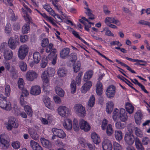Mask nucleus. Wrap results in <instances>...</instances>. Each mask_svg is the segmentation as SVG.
I'll return each mask as SVG.
<instances>
[{
  "label": "nucleus",
  "mask_w": 150,
  "mask_h": 150,
  "mask_svg": "<svg viewBox=\"0 0 150 150\" xmlns=\"http://www.w3.org/2000/svg\"><path fill=\"white\" fill-rule=\"evenodd\" d=\"M29 47L27 45L24 44L21 45L19 48L18 55L20 59H23L28 54Z\"/></svg>",
  "instance_id": "obj_1"
},
{
  "label": "nucleus",
  "mask_w": 150,
  "mask_h": 150,
  "mask_svg": "<svg viewBox=\"0 0 150 150\" xmlns=\"http://www.w3.org/2000/svg\"><path fill=\"white\" fill-rule=\"evenodd\" d=\"M59 114L61 116L67 117L71 114V110L65 106H60L58 109Z\"/></svg>",
  "instance_id": "obj_2"
},
{
  "label": "nucleus",
  "mask_w": 150,
  "mask_h": 150,
  "mask_svg": "<svg viewBox=\"0 0 150 150\" xmlns=\"http://www.w3.org/2000/svg\"><path fill=\"white\" fill-rule=\"evenodd\" d=\"M73 109L75 113L79 116H83L86 113L85 108L80 104H76Z\"/></svg>",
  "instance_id": "obj_3"
},
{
  "label": "nucleus",
  "mask_w": 150,
  "mask_h": 150,
  "mask_svg": "<svg viewBox=\"0 0 150 150\" xmlns=\"http://www.w3.org/2000/svg\"><path fill=\"white\" fill-rule=\"evenodd\" d=\"M18 126L15 118L11 117L8 118V122L6 125V127L8 130H11L13 128H16Z\"/></svg>",
  "instance_id": "obj_4"
},
{
  "label": "nucleus",
  "mask_w": 150,
  "mask_h": 150,
  "mask_svg": "<svg viewBox=\"0 0 150 150\" xmlns=\"http://www.w3.org/2000/svg\"><path fill=\"white\" fill-rule=\"evenodd\" d=\"M18 40V37L16 35L10 37L8 41L9 47L12 50L15 49L16 47Z\"/></svg>",
  "instance_id": "obj_5"
},
{
  "label": "nucleus",
  "mask_w": 150,
  "mask_h": 150,
  "mask_svg": "<svg viewBox=\"0 0 150 150\" xmlns=\"http://www.w3.org/2000/svg\"><path fill=\"white\" fill-rule=\"evenodd\" d=\"M41 77L43 82V89L46 91L50 87L49 77L46 74V72L44 71L41 75Z\"/></svg>",
  "instance_id": "obj_6"
},
{
  "label": "nucleus",
  "mask_w": 150,
  "mask_h": 150,
  "mask_svg": "<svg viewBox=\"0 0 150 150\" xmlns=\"http://www.w3.org/2000/svg\"><path fill=\"white\" fill-rule=\"evenodd\" d=\"M4 98V99H0V107L4 110L9 111L11 108V103L6 100L7 98Z\"/></svg>",
  "instance_id": "obj_7"
},
{
  "label": "nucleus",
  "mask_w": 150,
  "mask_h": 150,
  "mask_svg": "<svg viewBox=\"0 0 150 150\" xmlns=\"http://www.w3.org/2000/svg\"><path fill=\"white\" fill-rule=\"evenodd\" d=\"M38 76V74L36 71L33 70H29L26 72L25 77L27 80L33 81L37 78Z\"/></svg>",
  "instance_id": "obj_8"
},
{
  "label": "nucleus",
  "mask_w": 150,
  "mask_h": 150,
  "mask_svg": "<svg viewBox=\"0 0 150 150\" xmlns=\"http://www.w3.org/2000/svg\"><path fill=\"white\" fill-rule=\"evenodd\" d=\"M134 137L132 133L127 132L125 135V140L126 143L129 145H132L134 141Z\"/></svg>",
  "instance_id": "obj_9"
},
{
  "label": "nucleus",
  "mask_w": 150,
  "mask_h": 150,
  "mask_svg": "<svg viewBox=\"0 0 150 150\" xmlns=\"http://www.w3.org/2000/svg\"><path fill=\"white\" fill-rule=\"evenodd\" d=\"M6 135L2 134L0 136V142L1 146L4 149H7L9 146L8 142L5 139Z\"/></svg>",
  "instance_id": "obj_10"
},
{
  "label": "nucleus",
  "mask_w": 150,
  "mask_h": 150,
  "mask_svg": "<svg viewBox=\"0 0 150 150\" xmlns=\"http://www.w3.org/2000/svg\"><path fill=\"white\" fill-rule=\"evenodd\" d=\"M52 131L54 134L57 135L59 138H63L66 136L65 134L62 129L54 128L52 129Z\"/></svg>",
  "instance_id": "obj_11"
},
{
  "label": "nucleus",
  "mask_w": 150,
  "mask_h": 150,
  "mask_svg": "<svg viewBox=\"0 0 150 150\" xmlns=\"http://www.w3.org/2000/svg\"><path fill=\"white\" fill-rule=\"evenodd\" d=\"M102 146L103 150H112V148L111 142L108 139H105L103 141Z\"/></svg>",
  "instance_id": "obj_12"
},
{
  "label": "nucleus",
  "mask_w": 150,
  "mask_h": 150,
  "mask_svg": "<svg viewBox=\"0 0 150 150\" xmlns=\"http://www.w3.org/2000/svg\"><path fill=\"white\" fill-rule=\"evenodd\" d=\"M115 89V87L113 86H110L108 88L106 91V94L108 98H111L114 97Z\"/></svg>",
  "instance_id": "obj_13"
},
{
  "label": "nucleus",
  "mask_w": 150,
  "mask_h": 150,
  "mask_svg": "<svg viewBox=\"0 0 150 150\" xmlns=\"http://www.w3.org/2000/svg\"><path fill=\"white\" fill-rule=\"evenodd\" d=\"M79 126L80 128L82 129H83L84 131L87 132L90 129V126L88 123L83 120H81L79 122Z\"/></svg>",
  "instance_id": "obj_14"
},
{
  "label": "nucleus",
  "mask_w": 150,
  "mask_h": 150,
  "mask_svg": "<svg viewBox=\"0 0 150 150\" xmlns=\"http://www.w3.org/2000/svg\"><path fill=\"white\" fill-rule=\"evenodd\" d=\"M41 93L40 88L39 86H32L30 91V93L33 95H38Z\"/></svg>",
  "instance_id": "obj_15"
},
{
  "label": "nucleus",
  "mask_w": 150,
  "mask_h": 150,
  "mask_svg": "<svg viewBox=\"0 0 150 150\" xmlns=\"http://www.w3.org/2000/svg\"><path fill=\"white\" fill-rule=\"evenodd\" d=\"M40 141L43 147L47 149L50 148L52 147V143L49 140L44 138H41Z\"/></svg>",
  "instance_id": "obj_16"
},
{
  "label": "nucleus",
  "mask_w": 150,
  "mask_h": 150,
  "mask_svg": "<svg viewBox=\"0 0 150 150\" xmlns=\"http://www.w3.org/2000/svg\"><path fill=\"white\" fill-rule=\"evenodd\" d=\"M106 24H110L109 23H112L116 24L117 25H120L121 23L118 20H115L114 18L110 17H107L105 19V21Z\"/></svg>",
  "instance_id": "obj_17"
},
{
  "label": "nucleus",
  "mask_w": 150,
  "mask_h": 150,
  "mask_svg": "<svg viewBox=\"0 0 150 150\" xmlns=\"http://www.w3.org/2000/svg\"><path fill=\"white\" fill-rule=\"evenodd\" d=\"M92 86L91 81H88L85 83L82 87L81 88V92L86 93L87 91H88Z\"/></svg>",
  "instance_id": "obj_18"
},
{
  "label": "nucleus",
  "mask_w": 150,
  "mask_h": 150,
  "mask_svg": "<svg viewBox=\"0 0 150 150\" xmlns=\"http://www.w3.org/2000/svg\"><path fill=\"white\" fill-rule=\"evenodd\" d=\"M22 10L23 12L24 13V15L23 16L24 19L27 21H31V18L30 17L29 15L27 13V12H28L29 13H31V10L28 7L26 8V9H25L23 8H22Z\"/></svg>",
  "instance_id": "obj_19"
},
{
  "label": "nucleus",
  "mask_w": 150,
  "mask_h": 150,
  "mask_svg": "<svg viewBox=\"0 0 150 150\" xmlns=\"http://www.w3.org/2000/svg\"><path fill=\"white\" fill-rule=\"evenodd\" d=\"M64 127L67 130H71L72 128V121L69 119L65 120L63 123Z\"/></svg>",
  "instance_id": "obj_20"
},
{
  "label": "nucleus",
  "mask_w": 150,
  "mask_h": 150,
  "mask_svg": "<svg viewBox=\"0 0 150 150\" xmlns=\"http://www.w3.org/2000/svg\"><path fill=\"white\" fill-rule=\"evenodd\" d=\"M56 50L54 49L51 54H49L48 56V58L50 59H52V63L55 64L56 63V60L57 58V54H56Z\"/></svg>",
  "instance_id": "obj_21"
},
{
  "label": "nucleus",
  "mask_w": 150,
  "mask_h": 150,
  "mask_svg": "<svg viewBox=\"0 0 150 150\" xmlns=\"http://www.w3.org/2000/svg\"><path fill=\"white\" fill-rule=\"evenodd\" d=\"M91 137L92 140L94 144H98L100 143V137L96 133H92Z\"/></svg>",
  "instance_id": "obj_22"
},
{
  "label": "nucleus",
  "mask_w": 150,
  "mask_h": 150,
  "mask_svg": "<svg viewBox=\"0 0 150 150\" xmlns=\"http://www.w3.org/2000/svg\"><path fill=\"white\" fill-rule=\"evenodd\" d=\"M127 119V116L125 110L123 108L120 109V119L123 122H125Z\"/></svg>",
  "instance_id": "obj_23"
},
{
  "label": "nucleus",
  "mask_w": 150,
  "mask_h": 150,
  "mask_svg": "<svg viewBox=\"0 0 150 150\" xmlns=\"http://www.w3.org/2000/svg\"><path fill=\"white\" fill-rule=\"evenodd\" d=\"M13 56V52L10 50H5L4 51V57L7 60H10Z\"/></svg>",
  "instance_id": "obj_24"
},
{
  "label": "nucleus",
  "mask_w": 150,
  "mask_h": 150,
  "mask_svg": "<svg viewBox=\"0 0 150 150\" xmlns=\"http://www.w3.org/2000/svg\"><path fill=\"white\" fill-rule=\"evenodd\" d=\"M28 132L30 137L34 139H37L39 137V135L36 132L34 129L29 128L28 129Z\"/></svg>",
  "instance_id": "obj_25"
},
{
  "label": "nucleus",
  "mask_w": 150,
  "mask_h": 150,
  "mask_svg": "<svg viewBox=\"0 0 150 150\" xmlns=\"http://www.w3.org/2000/svg\"><path fill=\"white\" fill-rule=\"evenodd\" d=\"M70 50L67 48H64L62 50L60 53V56L61 58L65 59L68 56Z\"/></svg>",
  "instance_id": "obj_26"
},
{
  "label": "nucleus",
  "mask_w": 150,
  "mask_h": 150,
  "mask_svg": "<svg viewBox=\"0 0 150 150\" xmlns=\"http://www.w3.org/2000/svg\"><path fill=\"white\" fill-rule=\"evenodd\" d=\"M135 144L137 149L138 150H144V148L139 139L136 137L135 140Z\"/></svg>",
  "instance_id": "obj_27"
},
{
  "label": "nucleus",
  "mask_w": 150,
  "mask_h": 150,
  "mask_svg": "<svg viewBox=\"0 0 150 150\" xmlns=\"http://www.w3.org/2000/svg\"><path fill=\"white\" fill-rule=\"evenodd\" d=\"M43 102L46 106L49 109L52 110L53 107L51 103L50 98L46 97L43 100Z\"/></svg>",
  "instance_id": "obj_28"
},
{
  "label": "nucleus",
  "mask_w": 150,
  "mask_h": 150,
  "mask_svg": "<svg viewBox=\"0 0 150 150\" xmlns=\"http://www.w3.org/2000/svg\"><path fill=\"white\" fill-rule=\"evenodd\" d=\"M102 83L98 81L97 83L96 86V91L97 94L100 96L102 93L103 91Z\"/></svg>",
  "instance_id": "obj_29"
},
{
  "label": "nucleus",
  "mask_w": 150,
  "mask_h": 150,
  "mask_svg": "<svg viewBox=\"0 0 150 150\" xmlns=\"http://www.w3.org/2000/svg\"><path fill=\"white\" fill-rule=\"evenodd\" d=\"M113 108V103L112 102H108L107 103L106 111L108 114L111 113Z\"/></svg>",
  "instance_id": "obj_30"
},
{
  "label": "nucleus",
  "mask_w": 150,
  "mask_h": 150,
  "mask_svg": "<svg viewBox=\"0 0 150 150\" xmlns=\"http://www.w3.org/2000/svg\"><path fill=\"white\" fill-rule=\"evenodd\" d=\"M28 21V22L25 24L22 28V32L23 34L27 33L30 30L29 22L30 21Z\"/></svg>",
  "instance_id": "obj_31"
},
{
  "label": "nucleus",
  "mask_w": 150,
  "mask_h": 150,
  "mask_svg": "<svg viewBox=\"0 0 150 150\" xmlns=\"http://www.w3.org/2000/svg\"><path fill=\"white\" fill-rule=\"evenodd\" d=\"M125 108L129 114L132 113L134 111V107L129 103H127L125 105Z\"/></svg>",
  "instance_id": "obj_32"
},
{
  "label": "nucleus",
  "mask_w": 150,
  "mask_h": 150,
  "mask_svg": "<svg viewBox=\"0 0 150 150\" xmlns=\"http://www.w3.org/2000/svg\"><path fill=\"white\" fill-rule=\"evenodd\" d=\"M85 9L87 12H85L86 15L89 17V19L91 20H93L95 19V16L92 13V11L89 8H86Z\"/></svg>",
  "instance_id": "obj_33"
},
{
  "label": "nucleus",
  "mask_w": 150,
  "mask_h": 150,
  "mask_svg": "<svg viewBox=\"0 0 150 150\" xmlns=\"http://www.w3.org/2000/svg\"><path fill=\"white\" fill-rule=\"evenodd\" d=\"M142 117V114L141 113L139 112H137L134 115L135 120L136 123L137 124H138Z\"/></svg>",
  "instance_id": "obj_34"
},
{
  "label": "nucleus",
  "mask_w": 150,
  "mask_h": 150,
  "mask_svg": "<svg viewBox=\"0 0 150 150\" xmlns=\"http://www.w3.org/2000/svg\"><path fill=\"white\" fill-rule=\"evenodd\" d=\"M40 55L39 52H36L33 54L34 61L35 63H38L40 60Z\"/></svg>",
  "instance_id": "obj_35"
},
{
  "label": "nucleus",
  "mask_w": 150,
  "mask_h": 150,
  "mask_svg": "<svg viewBox=\"0 0 150 150\" xmlns=\"http://www.w3.org/2000/svg\"><path fill=\"white\" fill-rule=\"evenodd\" d=\"M67 70L63 68H59L58 71V75L60 77H64L67 74Z\"/></svg>",
  "instance_id": "obj_36"
},
{
  "label": "nucleus",
  "mask_w": 150,
  "mask_h": 150,
  "mask_svg": "<svg viewBox=\"0 0 150 150\" xmlns=\"http://www.w3.org/2000/svg\"><path fill=\"white\" fill-rule=\"evenodd\" d=\"M115 136L116 139L118 141L121 140L122 138V132L115 131Z\"/></svg>",
  "instance_id": "obj_37"
},
{
  "label": "nucleus",
  "mask_w": 150,
  "mask_h": 150,
  "mask_svg": "<svg viewBox=\"0 0 150 150\" xmlns=\"http://www.w3.org/2000/svg\"><path fill=\"white\" fill-rule=\"evenodd\" d=\"M118 63L120 64L122 66H123L127 68V69L129 71H130L131 72L135 74L136 73V72L133 70H132V69L128 65L126 64L125 63H122L119 60H117V59H116L115 60Z\"/></svg>",
  "instance_id": "obj_38"
},
{
  "label": "nucleus",
  "mask_w": 150,
  "mask_h": 150,
  "mask_svg": "<svg viewBox=\"0 0 150 150\" xmlns=\"http://www.w3.org/2000/svg\"><path fill=\"white\" fill-rule=\"evenodd\" d=\"M106 133L108 135L110 136L113 132V130L112 127V125L110 124L108 125L106 127Z\"/></svg>",
  "instance_id": "obj_39"
},
{
  "label": "nucleus",
  "mask_w": 150,
  "mask_h": 150,
  "mask_svg": "<svg viewBox=\"0 0 150 150\" xmlns=\"http://www.w3.org/2000/svg\"><path fill=\"white\" fill-rule=\"evenodd\" d=\"M19 67L23 71H25L27 70V66L26 63L23 62H20L18 63Z\"/></svg>",
  "instance_id": "obj_40"
},
{
  "label": "nucleus",
  "mask_w": 150,
  "mask_h": 150,
  "mask_svg": "<svg viewBox=\"0 0 150 150\" xmlns=\"http://www.w3.org/2000/svg\"><path fill=\"white\" fill-rule=\"evenodd\" d=\"M95 98L94 95H92L90 97L88 104V106L92 107L95 104Z\"/></svg>",
  "instance_id": "obj_41"
},
{
  "label": "nucleus",
  "mask_w": 150,
  "mask_h": 150,
  "mask_svg": "<svg viewBox=\"0 0 150 150\" xmlns=\"http://www.w3.org/2000/svg\"><path fill=\"white\" fill-rule=\"evenodd\" d=\"M56 93L60 96L63 97L64 96V92L60 88L57 87L55 88Z\"/></svg>",
  "instance_id": "obj_42"
},
{
  "label": "nucleus",
  "mask_w": 150,
  "mask_h": 150,
  "mask_svg": "<svg viewBox=\"0 0 150 150\" xmlns=\"http://www.w3.org/2000/svg\"><path fill=\"white\" fill-rule=\"evenodd\" d=\"M93 74V71L91 70H89L86 72L84 75L85 80L90 79L91 78Z\"/></svg>",
  "instance_id": "obj_43"
},
{
  "label": "nucleus",
  "mask_w": 150,
  "mask_h": 150,
  "mask_svg": "<svg viewBox=\"0 0 150 150\" xmlns=\"http://www.w3.org/2000/svg\"><path fill=\"white\" fill-rule=\"evenodd\" d=\"M24 109L27 114L30 116H31L33 114V111L32 109L28 105H26L24 107Z\"/></svg>",
  "instance_id": "obj_44"
},
{
  "label": "nucleus",
  "mask_w": 150,
  "mask_h": 150,
  "mask_svg": "<svg viewBox=\"0 0 150 150\" xmlns=\"http://www.w3.org/2000/svg\"><path fill=\"white\" fill-rule=\"evenodd\" d=\"M11 73L12 78L16 79L17 77V71L15 69L14 67H12L10 71Z\"/></svg>",
  "instance_id": "obj_45"
},
{
  "label": "nucleus",
  "mask_w": 150,
  "mask_h": 150,
  "mask_svg": "<svg viewBox=\"0 0 150 150\" xmlns=\"http://www.w3.org/2000/svg\"><path fill=\"white\" fill-rule=\"evenodd\" d=\"M53 45L52 43H50L47 46L46 49V52L47 53L50 52V54H51L52 52L53 51V50L56 49L55 48H53Z\"/></svg>",
  "instance_id": "obj_46"
},
{
  "label": "nucleus",
  "mask_w": 150,
  "mask_h": 150,
  "mask_svg": "<svg viewBox=\"0 0 150 150\" xmlns=\"http://www.w3.org/2000/svg\"><path fill=\"white\" fill-rule=\"evenodd\" d=\"M115 126L116 128L118 129H122L125 127V123H122L120 122H117L115 123Z\"/></svg>",
  "instance_id": "obj_47"
},
{
  "label": "nucleus",
  "mask_w": 150,
  "mask_h": 150,
  "mask_svg": "<svg viewBox=\"0 0 150 150\" xmlns=\"http://www.w3.org/2000/svg\"><path fill=\"white\" fill-rule=\"evenodd\" d=\"M47 74L50 76H53L55 72V70L54 69L51 68L49 67L47 71Z\"/></svg>",
  "instance_id": "obj_48"
},
{
  "label": "nucleus",
  "mask_w": 150,
  "mask_h": 150,
  "mask_svg": "<svg viewBox=\"0 0 150 150\" xmlns=\"http://www.w3.org/2000/svg\"><path fill=\"white\" fill-rule=\"evenodd\" d=\"M127 129L129 133L132 134L133 131L135 130V127L132 123H130L127 125Z\"/></svg>",
  "instance_id": "obj_49"
},
{
  "label": "nucleus",
  "mask_w": 150,
  "mask_h": 150,
  "mask_svg": "<svg viewBox=\"0 0 150 150\" xmlns=\"http://www.w3.org/2000/svg\"><path fill=\"white\" fill-rule=\"evenodd\" d=\"M81 64L79 62H77L73 66V68L74 72H77L79 70Z\"/></svg>",
  "instance_id": "obj_50"
},
{
  "label": "nucleus",
  "mask_w": 150,
  "mask_h": 150,
  "mask_svg": "<svg viewBox=\"0 0 150 150\" xmlns=\"http://www.w3.org/2000/svg\"><path fill=\"white\" fill-rule=\"evenodd\" d=\"M76 83L74 80L72 81L71 84V91L72 93H74L76 91Z\"/></svg>",
  "instance_id": "obj_51"
},
{
  "label": "nucleus",
  "mask_w": 150,
  "mask_h": 150,
  "mask_svg": "<svg viewBox=\"0 0 150 150\" xmlns=\"http://www.w3.org/2000/svg\"><path fill=\"white\" fill-rule=\"evenodd\" d=\"M136 136L140 137H143V134L141 130L137 127H135L134 130Z\"/></svg>",
  "instance_id": "obj_52"
},
{
  "label": "nucleus",
  "mask_w": 150,
  "mask_h": 150,
  "mask_svg": "<svg viewBox=\"0 0 150 150\" xmlns=\"http://www.w3.org/2000/svg\"><path fill=\"white\" fill-rule=\"evenodd\" d=\"M18 86L20 89H22L24 88V82L23 79L20 78L18 81Z\"/></svg>",
  "instance_id": "obj_53"
},
{
  "label": "nucleus",
  "mask_w": 150,
  "mask_h": 150,
  "mask_svg": "<svg viewBox=\"0 0 150 150\" xmlns=\"http://www.w3.org/2000/svg\"><path fill=\"white\" fill-rule=\"evenodd\" d=\"M20 101L21 105V106H25L27 104V102L24 100L23 95L21 94L20 97Z\"/></svg>",
  "instance_id": "obj_54"
},
{
  "label": "nucleus",
  "mask_w": 150,
  "mask_h": 150,
  "mask_svg": "<svg viewBox=\"0 0 150 150\" xmlns=\"http://www.w3.org/2000/svg\"><path fill=\"white\" fill-rule=\"evenodd\" d=\"M73 128L74 130L76 131H78L79 129V126L78 123L76 120H74V121Z\"/></svg>",
  "instance_id": "obj_55"
},
{
  "label": "nucleus",
  "mask_w": 150,
  "mask_h": 150,
  "mask_svg": "<svg viewBox=\"0 0 150 150\" xmlns=\"http://www.w3.org/2000/svg\"><path fill=\"white\" fill-rule=\"evenodd\" d=\"M39 144L38 143L35 142L34 140H31L30 142V146L32 149L34 150L36 147Z\"/></svg>",
  "instance_id": "obj_56"
},
{
  "label": "nucleus",
  "mask_w": 150,
  "mask_h": 150,
  "mask_svg": "<svg viewBox=\"0 0 150 150\" xmlns=\"http://www.w3.org/2000/svg\"><path fill=\"white\" fill-rule=\"evenodd\" d=\"M11 89L9 85H7L5 88V94L7 96H8L10 94Z\"/></svg>",
  "instance_id": "obj_57"
},
{
  "label": "nucleus",
  "mask_w": 150,
  "mask_h": 150,
  "mask_svg": "<svg viewBox=\"0 0 150 150\" xmlns=\"http://www.w3.org/2000/svg\"><path fill=\"white\" fill-rule=\"evenodd\" d=\"M48 62V60L46 58H44L42 59L41 61V63L40 66L42 68H45L47 66Z\"/></svg>",
  "instance_id": "obj_58"
},
{
  "label": "nucleus",
  "mask_w": 150,
  "mask_h": 150,
  "mask_svg": "<svg viewBox=\"0 0 150 150\" xmlns=\"http://www.w3.org/2000/svg\"><path fill=\"white\" fill-rule=\"evenodd\" d=\"M82 75V72H80L78 74V76L76 77V82L78 85L80 83L81 78Z\"/></svg>",
  "instance_id": "obj_59"
},
{
  "label": "nucleus",
  "mask_w": 150,
  "mask_h": 150,
  "mask_svg": "<svg viewBox=\"0 0 150 150\" xmlns=\"http://www.w3.org/2000/svg\"><path fill=\"white\" fill-rule=\"evenodd\" d=\"M11 25L9 24H7L6 26L5 31L6 33L9 34L11 33Z\"/></svg>",
  "instance_id": "obj_60"
},
{
  "label": "nucleus",
  "mask_w": 150,
  "mask_h": 150,
  "mask_svg": "<svg viewBox=\"0 0 150 150\" xmlns=\"http://www.w3.org/2000/svg\"><path fill=\"white\" fill-rule=\"evenodd\" d=\"M113 146L114 150H122V148L120 145L118 143L114 142Z\"/></svg>",
  "instance_id": "obj_61"
},
{
  "label": "nucleus",
  "mask_w": 150,
  "mask_h": 150,
  "mask_svg": "<svg viewBox=\"0 0 150 150\" xmlns=\"http://www.w3.org/2000/svg\"><path fill=\"white\" fill-rule=\"evenodd\" d=\"M118 111L119 110L117 108L115 109L114 110L112 117L114 120H116L117 117L119 115Z\"/></svg>",
  "instance_id": "obj_62"
},
{
  "label": "nucleus",
  "mask_w": 150,
  "mask_h": 150,
  "mask_svg": "<svg viewBox=\"0 0 150 150\" xmlns=\"http://www.w3.org/2000/svg\"><path fill=\"white\" fill-rule=\"evenodd\" d=\"M49 43L48 40L47 38H45L42 40L41 46L42 47H45Z\"/></svg>",
  "instance_id": "obj_63"
},
{
  "label": "nucleus",
  "mask_w": 150,
  "mask_h": 150,
  "mask_svg": "<svg viewBox=\"0 0 150 150\" xmlns=\"http://www.w3.org/2000/svg\"><path fill=\"white\" fill-rule=\"evenodd\" d=\"M20 41L22 42H25L28 40V37L26 35H22L20 37Z\"/></svg>",
  "instance_id": "obj_64"
}]
</instances>
